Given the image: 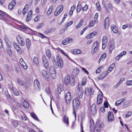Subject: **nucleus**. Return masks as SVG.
<instances>
[{"label": "nucleus", "mask_w": 132, "mask_h": 132, "mask_svg": "<svg viewBox=\"0 0 132 132\" xmlns=\"http://www.w3.org/2000/svg\"><path fill=\"white\" fill-rule=\"evenodd\" d=\"M57 62H56L54 61L53 63L54 67L56 68L59 67L60 68L62 67L63 64L62 59L59 56H57Z\"/></svg>", "instance_id": "nucleus-1"}, {"label": "nucleus", "mask_w": 132, "mask_h": 132, "mask_svg": "<svg viewBox=\"0 0 132 132\" xmlns=\"http://www.w3.org/2000/svg\"><path fill=\"white\" fill-rule=\"evenodd\" d=\"M99 47V44L98 41H96L95 42L92 46L91 51V54H94L97 51Z\"/></svg>", "instance_id": "nucleus-2"}, {"label": "nucleus", "mask_w": 132, "mask_h": 132, "mask_svg": "<svg viewBox=\"0 0 132 132\" xmlns=\"http://www.w3.org/2000/svg\"><path fill=\"white\" fill-rule=\"evenodd\" d=\"M80 104V102L78 98L76 97L73 101V106L74 110H77Z\"/></svg>", "instance_id": "nucleus-3"}, {"label": "nucleus", "mask_w": 132, "mask_h": 132, "mask_svg": "<svg viewBox=\"0 0 132 132\" xmlns=\"http://www.w3.org/2000/svg\"><path fill=\"white\" fill-rule=\"evenodd\" d=\"M49 73L51 78L53 79H55L56 77V73L54 68L52 66L50 67Z\"/></svg>", "instance_id": "nucleus-4"}, {"label": "nucleus", "mask_w": 132, "mask_h": 132, "mask_svg": "<svg viewBox=\"0 0 132 132\" xmlns=\"http://www.w3.org/2000/svg\"><path fill=\"white\" fill-rule=\"evenodd\" d=\"M103 123L100 121H97L95 124V129L97 131H100L101 129L104 127Z\"/></svg>", "instance_id": "nucleus-5"}, {"label": "nucleus", "mask_w": 132, "mask_h": 132, "mask_svg": "<svg viewBox=\"0 0 132 132\" xmlns=\"http://www.w3.org/2000/svg\"><path fill=\"white\" fill-rule=\"evenodd\" d=\"M63 8V6L62 5H60L58 6L54 12V15L56 16L58 15L62 11Z\"/></svg>", "instance_id": "nucleus-6"}, {"label": "nucleus", "mask_w": 132, "mask_h": 132, "mask_svg": "<svg viewBox=\"0 0 132 132\" xmlns=\"http://www.w3.org/2000/svg\"><path fill=\"white\" fill-rule=\"evenodd\" d=\"M85 93L86 95L87 96L93 95L94 91L93 88L90 87L89 88H86L85 89Z\"/></svg>", "instance_id": "nucleus-7"}, {"label": "nucleus", "mask_w": 132, "mask_h": 132, "mask_svg": "<svg viewBox=\"0 0 132 132\" xmlns=\"http://www.w3.org/2000/svg\"><path fill=\"white\" fill-rule=\"evenodd\" d=\"M4 39L6 44H7V47L10 48H11L12 46L13 43L9 40L7 36L6 35L4 36Z\"/></svg>", "instance_id": "nucleus-8"}, {"label": "nucleus", "mask_w": 132, "mask_h": 132, "mask_svg": "<svg viewBox=\"0 0 132 132\" xmlns=\"http://www.w3.org/2000/svg\"><path fill=\"white\" fill-rule=\"evenodd\" d=\"M65 97L66 100V103L68 104L71 100V97L70 93L69 92H67L65 94Z\"/></svg>", "instance_id": "nucleus-9"}, {"label": "nucleus", "mask_w": 132, "mask_h": 132, "mask_svg": "<svg viewBox=\"0 0 132 132\" xmlns=\"http://www.w3.org/2000/svg\"><path fill=\"white\" fill-rule=\"evenodd\" d=\"M42 73L44 78L47 81H49L50 78L49 74L47 71L43 69L42 71Z\"/></svg>", "instance_id": "nucleus-10"}, {"label": "nucleus", "mask_w": 132, "mask_h": 132, "mask_svg": "<svg viewBox=\"0 0 132 132\" xmlns=\"http://www.w3.org/2000/svg\"><path fill=\"white\" fill-rule=\"evenodd\" d=\"M97 32L96 31H93L88 34L86 36V38L87 39H90L94 38L97 34Z\"/></svg>", "instance_id": "nucleus-11"}, {"label": "nucleus", "mask_w": 132, "mask_h": 132, "mask_svg": "<svg viewBox=\"0 0 132 132\" xmlns=\"http://www.w3.org/2000/svg\"><path fill=\"white\" fill-rule=\"evenodd\" d=\"M7 14L4 12L0 11V19L3 20L5 21L7 19Z\"/></svg>", "instance_id": "nucleus-12"}, {"label": "nucleus", "mask_w": 132, "mask_h": 132, "mask_svg": "<svg viewBox=\"0 0 132 132\" xmlns=\"http://www.w3.org/2000/svg\"><path fill=\"white\" fill-rule=\"evenodd\" d=\"M17 39L20 44L22 46L24 45V42L23 39L19 35L17 36L16 37Z\"/></svg>", "instance_id": "nucleus-13"}, {"label": "nucleus", "mask_w": 132, "mask_h": 132, "mask_svg": "<svg viewBox=\"0 0 132 132\" xmlns=\"http://www.w3.org/2000/svg\"><path fill=\"white\" fill-rule=\"evenodd\" d=\"M114 117L112 112L109 111L108 114V120L109 122L112 121L114 119Z\"/></svg>", "instance_id": "nucleus-14"}, {"label": "nucleus", "mask_w": 132, "mask_h": 132, "mask_svg": "<svg viewBox=\"0 0 132 132\" xmlns=\"http://www.w3.org/2000/svg\"><path fill=\"white\" fill-rule=\"evenodd\" d=\"M110 19L106 17L104 21V27L105 29H106L109 27Z\"/></svg>", "instance_id": "nucleus-15"}, {"label": "nucleus", "mask_w": 132, "mask_h": 132, "mask_svg": "<svg viewBox=\"0 0 132 132\" xmlns=\"http://www.w3.org/2000/svg\"><path fill=\"white\" fill-rule=\"evenodd\" d=\"M71 52L73 54L76 55L81 54L82 53V52L81 50L76 49H72Z\"/></svg>", "instance_id": "nucleus-16"}, {"label": "nucleus", "mask_w": 132, "mask_h": 132, "mask_svg": "<svg viewBox=\"0 0 132 132\" xmlns=\"http://www.w3.org/2000/svg\"><path fill=\"white\" fill-rule=\"evenodd\" d=\"M108 73L106 71H104L101 75H99L97 77V79L99 80H102L104 79Z\"/></svg>", "instance_id": "nucleus-17"}, {"label": "nucleus", "mask_w": 132, "mask_h": 132, "mask_svg": "<svg viewBox=\"0 0 132 132\" xmlns=\"http://www.w3.org/2000/svg\"><path fill=\"white\" fill-rule=\"evenodd\" d=\"M16 4V2L14 0H13L9 4L8 6L9 9L10 10L12 9L15 6Z\"/></svg>", "instance_id": "nucleus-18"}, {"label": "nucleus", "mask_w": 132, "mask_h": 132, "mask_svg": "<svg viewBox=\"0 0 132 132\" xmlns=\"http://www.w3.org/2000/svg\"><path fill=\"white\" fill-rule=\"evenodd\" d=\"M73 40V39L71 38H66L63 41L62 43L63 45H65L68 43L71 42Z\"/></svg>", "instance_id": "nucleus-19"}, {"label": "nucleus", "mask_w": 132, "mask_h": 132, "mask_svg": "<svg viewBox=\"0 0 132 132\" xmlns=\"http://www.w3.org/2000/svg\"><path fill=\"white\" fill-rule=\"evenodd\" d=\"M90 124L92 132H94V124L93 120L92 119L90 120Z\"/></svg>", "instance_id": "nucleus-20"}, {"label": "nucleus", "mask_w": 132, "mask_h": 132, "mask_svg": "<svg viewBox=\"0 0 132 132\" xmlns=\"http://www.w3.org/2000/svg\"><path fill=\"white\" fill-rule=\"evenodd\" d=\"M103 97L101 94H99L97 97V103L98 105L100 104L102 102Z\"/></svg>", "instance_id": "nucleus-21"}, {"label": "nucleus", "mask_w": 132, "mask_h": 132, "mask_svg": "<svg viewBox=\"0 0 132 132\" xmlns=\"http://www.w3.org/2000/svg\"><path fill=\"white\" fill-rule=\"evenodd\" d=\"M17 83L21 85L22 86H24L26 88L27 87V86L26 87V86H25L26 84L25 82L22 81L19 78H18L17 79Z\"/></svg>", "instance_id": "nucleus-22"}, {"label": "nucleus", "mask_w": 132, "mask_h": 132, "mask_svg": "<svg viewBox=\"0 0 132 132\" xmlns=\"http://www.w3.org/2000/svg\"><path fill=\"white\" fill-rule=\"evenodd\" d=\"M6 53L10 57H11L12 54V51L10 47H7L6 49Z\"/></svg>", "instance_id": "nucleus-23"}, {"label": "nucleus", "mask_w": 132, "mask_h": 132, "mask_svg": "<svg viewBox=\"0 0 132 132\" xmlns=\"http://www.w3.org/2000/svg\"><path fill=\"white\" fill-rule=\"evenodd\" d=\"M10 88L11 90L13 91V93L14 95L16 96L19 95V93L18 91L14 89L12 86H11L10 87Z\"/></svg>", "instance_id": "nucleus-24"}, {"label": "nucleus", "mask_w": 132, "mask_h": 132, "mask_svg": "<svg viewBox=\"0 0 132 132\" xmlns=\"http://www.w3.org/2000/svg\"><path fill=\"white\" fill-rule=\"evenodd\" d=\"M70 77L69 76H66L64 79V82L66 84H68L70 82Z\"/></svg>", "instance_id": "nucleus-25"}, {"label": "nucleus", "mask_w": 132, "mask_h": 132, "mask_svg": "<svg viewBox=\"0 0 132 132\" xmlns=\"http://www.w3.org/2000/svg\"><path fill=\"white\" fill-rule=\"evenodd\" d=\"M63 121L68 126L69 125V119L68 116L66 114L65 115L64 117Z\"/></svg>", "instance_id": "nucleus-26"}, {"label": "nucleus", "mask_w": 132, "mask_h": 132, "mask_svg": "<svg viewBox=\"0 0 132 132\" xmlns=\"http://www.w3.org/2000/svg\"><path fill=\"white\" fill-rule=\"evenodd\" d=\"M115 66V63H113L111 64L109 66L108 68V69L106 71L107 72V73H110L111 72L112 70L113 69Z\"/></svg>", "instance_id": "nucleus-27"}, {"label": "nucleus", "mask_w": 132, "mask_h": 132, "mask_svg": "<svg viewBox=\"0 0 132 132\" xmlns=\"http://www.w3.org/2000/svg\"><path fill=\"white\" fill-rule=\"evenodd\" d=\"M125 80V78H122L120 79L119 81L117 83L116 85L114 86L115 88H117L118 86L120 84Z\"/></svg>", "instance_id": "nucleus-28"}, {"label": "nucleus", "mask_w": 132, "mask_h": 132, "mask_svg": "<svg viewBox=\"0 0 132 132\" xmlns=\"http://www.w3.org/2000/svg\"><path fill=\"white\" fill-rule=\"evenodd\" d=\"M106 57V54L105 53L102 54L99 59V62L100 63L101 61H103L105 59Z\"/></svg>", "instance_id": "nucleus-29"}, {"label": "nucleus", "mask_w": 132, "mask_h": 132, "mask_svg": "<svg viewBox=\"0 0 132 132\" xmlns=\"http://www.w3.org/2000/svg\"><path fill=\"white\" fill-rule=\"evenodd\" d=\"M114 42H112V43L111 44L110 46L109 47V53L111 54L114 48Z\"/></svg>", "instance_id": "nucleus-30"}, {"label": "nucleus", "mask_w": 132, "mask_h": 132, "mask_svg": "<svg viewBox=\"0 0 132 132\" xmlns=\"http://www.w3.org/2000/svg\"><path fill=\"white\" fill-rule=\"evenodd\" d=\"M84 22V20L83 19H81L78 22L77 25L76 26V28H78L80 27Z\"/></svg>", "instance_id": "nucleus-31"}, {"label": "nucleus", "mask_w": 132, "mask_h": 132, "mask_svg": "<svg viewBox=\"0 0 132 132\" xmlns=\"http://www.w3.org/2000/svg\"><path fill=\"white\" fill-rule=\"evenodd\" d=\"M34 83L36 88L37 89H39V87L40 84L38 80L37 79H35L34 81Z\"/></svg>", "instance_id": "nucleus-32"}, {"label": "nucleus", "mask_w": 132, "mask_h": 132, "mask_svg": "<svg viewBox=\"0 0 132 132\" xmlns=\"http://www.w3.org/2000/svg\"><path fill=\"white\" fill-rule=\"evenodd\" d=\"M75 79L73 76H71L70 77V84L72 86H73L75 84Z\"/></svg>", "instance_id": "nucleus-33"}, {"label": "nucleus", "mask_w": 132, "mask_h": 132, "mask_svg": "<svg viewBox=\"0 0 132 132\" xmlns=\"http://www.w3.org/2000/svg\"><path fill=\"white\" fill-rule=\"evenodd\" d=\"M28 6L26 5L24 8L23 10V15H24L28 11Z\"/></svg>", "instance_id": "nucleus-34"}, {"label": "nucleus", "mask_w": 132, "mask_h": 132, "mask_svg": "<svg viewBox=\"0 0 132 132\" xmlns=\"http://www.w3.org/2000/svg\"><path fill=\"white\" fill-rule=\"evenodd\" d=\"M53 9V6H50L47 12V14L48 16L50 15L52 12Z\"/></svg>", "instance_id": "nucleus-35"}, {"label": "nucleus", "mask_w": 132, "mask_h": 132, "mask_svg": "<svg viewBox=\"0 0 132 132\" xmlns=\"http://www.w3.org/2000/svg\"><path fill=\"white\" fill-rule=\"evenodd\" d=\"M131 101L129 100L126 101L125 102L123 105V108H126L127 107L130 103Z\"/></svg>", "instance_id": "nucleus-36"}, {"label": "nucleus", "mask_w": 132, "mask_h": 132, "mask_svg": "<svg viewBox=\"0 0 132 132\" xmlns=\"http://www.w3.org/2000/svg\"><path fill=\"white\" fill-rule=\"evenodd\" d=\"M77 92H84L80 84H78L77 86Z\"/></svg>", "instance_id": "nucleus-37"}, {"label": "nucleus", "mask_w": 132, "mask_h": 132, "mask_svg": "<svg viewBox=\"0 0 132 132\" xmlns=\"http://www.w3.org/2000/svg\"><path fill=\"white\" fill-rule=\"evenodd\" d=\"M96 106L95 104H93L91 107V111L92 112H93V113L95 112L96 111Z\"/></svg>", "instance_id": "nucleus-38"}, {"label": "nucleus", "mask_w": 132, "mask_h": 132, "mask_svg": "<svg viewBox=\"0 0 132 132\" xmlns=\"http://www.w3.org/2000/svg\"><path fill=\"white\" fill-rule=\"evenodd\" d=\"M26 45L28 49L30 47L31 45V42L28 39H27L26 40Z\"/></svg>", "instance_id": "nucleus-39"}, {"label": "nucleus", "mask_w": 132, "mask_h": 132, "mask_svg": "<svg viewBox=\"0 0 132 132\" xmlns=\"http://www.w3.org/2000/svg\"><path fill=\"white\" fill-rule=\"evenodd\" d=\"M24 108H28L29 107V105L27 102L24 101L22 104Z\"/></svg>", "instance_id": "nucleus-40"}, {"label": "nucleus", "mask_w": 132, "mask_h": 132, "mask_svg": "<svg viewBox=\"0 0 132 132\" xmlns=\"http://www.w3.org/2000/svg\"><path fill=\"white\" fill-rule=\"evenodd\" d=\"M32 117L35 120L37 121H39V119L36 115L34 112L30 113Z\"/></svg>", "instance_id": "nucleus-41"}, {"label": "nucleus", "mask_w": 132, "mask_h": 132, "mask_svg": "<svg viewBox=\"0 0 132 132\" xmlns=\"http://www.w3.org/2000/svg\"><path fill=\"white\" fill-rule=\"evenodd\" d=\"M33 61L34 64L38 65L39 63V61L38 58L36 56H34V57Z\"/></svg>", "instance_id": "nucleus-42"}, {"label": "nucleus", "mask_w": 132, "mask_h": 132, "mask_svg": "<svg viewBox=\"0 0 132 132\" xmlns=\"http://www.w3.org/2000/svg\"><path fill=\"white\" fill-rule=\"evenodd\" d=\"M55 28H52L50 29H48L46 30L45 31V32L46 34H49L55 30Z\"/></svg>", "instance_id": "nucleus-43"}, {"label": "nucleus", "mask_w": 132, "mask_h": 132, "mask_svg": "<svg viewBox=\"0 0 132 132\" xmlns=\"http://www.w3.org/2000/svg\"><path fill=\"white\" fill-rule=\"evenodd\" d=\"M46 55L47 57L48 58H50L51 57V52L49 50H48L46 52Z\"/></svg>", "instance_id": "nucleus-44"}, {"label": "nucleus", "mask_w": 132, "mask_h": 132, "mask_svg": "<svg viewBox=\"0 0 132 132\" xmlns=\"http://www.w3.org/2000/svg\"><path fill=\"white\" fill-rule=\"evenodd\" d=\"M111 29L113 32L114 33L116 34L118 32V29L116 26H112L111 27Z\"/></svg>", "instance_id": "nucleus-45"}, {"label": "nucleus", "mask_w": 132, "mask_h": 132, "mask_svg": "<svg viewBox=\"0 0 132 132\" xmlns=\"http://www.w3.org/2000/svg\"><path fill=\"white\" fill-rule=\"evenodd\" d=\"M20 64L24 69H27L28 67L24 61L20 63Z\"/></svg>", "instance_id": "nucleus-46"}, {"label": "nucleus", "mask_w": 132, "mask_h": 132, "mask_svg": "<svg viewBox=\"0 0 132 132\" xmlns=\"http://www.w3.org/2000/svg\"><path fill=\"white\" fill-rule=\"evenodd\" d=\"M57 90L58 92L60 93L63 90V88L62 86L60 85H59L58 87Z\"/></svg>", "instance_id": "nucleus-47"}, {"label": "nucleus", "mask_w": 132, "mask_h": 132, "mask_svg": "<svg viewBox=\"0 0 132 132\" xmlns=\"http://www.w3.org/2000/svg\"><path fill=\"white\" fill-rule=\"evenodd\" d=\"M20 27L25 30H28L29 29V28L28 27L25 25H20Z\"/></svg>", "instance_id": "nucleus-48"}, {"label": "nucleus", "mask_w": 132, "mask_h": 132, "mask_svg": "<svg viewBox=\"0 0 132 132\" xmlns=\"http://www.w3.org/2000/svg\"><path fill=\"white\" fill-rule=\"evenodd\" d=\"M108 40L106 37V36H103L102 39V43H107Z\"/></svg>", "instance_id": "nucleus-49"}, {"label": "nucleus", "mask_w": 132, "mask_h": 132, "mask_svg": "<svg viewBox=\"0 0 132 132\" xmlns=\"http://www.w3.org/2000/svg\"><path fill=\"white\" fill-rule=\"evenodd\" d=\"M13 125L14 127H17L18 125V123L17 121L13 120Z\"/></svg>", "instance_id": "nucleus-50"}, {"label": "nucleus", "mask_w": 132, "mask_h": 132, "mask_svg": "<svg viewBox=\"0 0 132 132\" xmlns=\"http://www.w3.org/2000/svg\"><path fill=\"white\" fill-rule=\"evenodd\" d=\"M103 68V66L99 67L96 70L95 72L96 73H99L101 70Z\"/></svg>", "instance_id": "nucleus-51"}, {"label": "nucleus", "mask_w": 132, "mask_h": 132, "mask_svg": "<svg viewBox=\"0 0 132 132\" xmlns=\"http://www.w3.org/2000/svg\"><path fill=\"white\" fill-rule=\"evenodd\" d=\"M45 91L48 95H51V93L49 88H46Z\"/></svg>", "instance_id": "nucleus-52"}, {"label": "nucleus", "mask_w": 132, "mask_h": 132, "mask_svg": "<svg viewBox=\"0 0 132 132\" xmlns=\"http://www.w3.org/2000/svg\"><path fill=\"white\" fill-rule=\"evenodd\" d=\"M84 92H77L79 98H81L82 97Z\"/></svg>", "instance_id": "nucleus-53"}, {"label": "nucleus", "mask_w": 132, "mask_h": 132, "mask_svg": "<svg viewBox=\"0 0 132 132\" xmlns=\"http://www.w3.org/2000/svg\"><path fill=\"white\" fill-rule=\"evenodd\" d=\"M126 52L125 51H123L121 53H120L119 55L121 57L125 55L126 54Z\"/></svg>", "instance_id": "nucleus-54"}, {"label": "nucleus", "mask_w": 132, "mask_h": 132, "mask_svg": "<svg viewBox=\"0 0 132 132\" xmlns=\"http://www.w3.org/2000/svg\"><path fill=\"white\" fill-rule=\"evenodd\" d=\"M95 23V22L93 21H90L89 24V26L90 27H92L94 26Z\"/></svg>", "instance_id": "nucleus-55"}, {"label": "nucleus", "mask_w": 132, "mask_h": 132, "mask_svg": "<svg viewBox=\"0 0 132 132\" xmlns=\"http://www.w3.org/2000/svg\"><path fill=\"white\" fill-rule=\"evenodd\" d=\"M42 60L43 63L45 62H48L45 55H43L42 57Z\"/></svg>", "instance_id": "nucleus-56"}, {"label": "nucleus", "mask_w": 132, "mask_h": 132, "mask_svg": "<svg viewBox=\"0 0 132 132\" xmlns=\"http://www.w3.org/2000/svg\"><path fill=\"white\" fill-rule=\"evenodd\" d=\"M42 60L43 63L45 62H48L45 55H43L42 57Z\"/></svg>", "instance_id": "nucleus-57"}, {"label": "nucleus", "mask_w": 132, "mask_h": 132, "mask_svg": "<svg viewBox=\"0 0 132 132\" xmlns=\"http://www.w3.org/2000/svg\"><path fill=\"white\" fill-rule=\"evenodd\" d=\"M126 84L127 86L132 85V80H128L126 82Z\"/></svg>", "instance_id": "nucleus-58"}, {"label": "nucleus", "mask_w": 132, "mask_h": 132, "mask_svg": "<svg viewBox=\"0 0 132 132\" xmlns=\"http://www.w3.org/2000/svg\"><path fill=\"white\" fill-rule=\"evenodd\" d=\"M5 69L7 71H9L10 70V68L9 66L5 64L4 66Z\"/></svg>", "instance_id": "nucleus-59"}, {"label": "nucleus", "mask_w": 132, "mask_h": 132, "mask_svg": "<svg viewBox=\"0 0 132 132\" xmlns=\"http://www.w3.org/2000/svg\"><path fill=\"white\" fill-rule=\"evenodd\" d=\"M73 23V22L71 20L70 21L67 23L66 24L65 26L67 27H69L70 26L71 24H72Z\"/></svg>", "instance_id": "nucleus-60"}, {"label": "nucleus", "mask_w": 132, "mask_h": 132, "mask_svg": "<svg viewBox=\"0 0 132 132\" xmlns=\"http://www.w3.org/2000/svg\"><path fill=\"white\" fill-rule=\"evenodd\" d=\"M131 115V112L130 111L128 112L125 116V117L126 118H128L130 117Z\"/></svg>", "instance_id": "nucleus-61"}, {"label": "nucleus", "mask_w": 132, "mask_h": 132, "mask_svg": "<svg viewBox=\"0 0 132 132\" xmlns=\"http://www.w3.org/2000/svg\"><path fill=\"white\" fill-rule=\"evenodd\" d=\"M109 104L107 101H105L104 103V107L105 108H107L108 107V105Z\"/></svg>", "instance_id": "nucleus-62"}, {"label": "nucleus", "mask_w": 132, "mask_h": 132, "mask_svg": "<svg viewBox=\"0 0 132 132\" xmlns=\"http://www.w3.org/2000/svg\"><path fill=\"white\" fill-rule=\"evenodd\" d=\"M107 45V43H102V48L104 50L106 47Z\"/></svg>", "instance_id": "nucleus-63"}, {"label": "nucleus", "mask_w": 132, "mask_h": 132, "mask_svg": "<svg viewBox=\"0 0 132 132\" xmlns=\"http://www.w3.org/2000/svg\"><path fill=\"white\" fill-rule=\"evenodd\" d=\"M108 7L111 10H113V6L111 5V4H110V3H109L108 4Z\"/></svg>", "instance_id": "nucleus-64"}]
</instances>
